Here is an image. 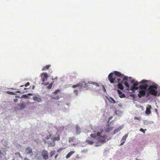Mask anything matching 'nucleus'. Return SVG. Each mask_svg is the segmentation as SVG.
Listing matches in <instances>:
<instances>
[{"mask_svg":"<svg viewBox=\"0 0 160 160\" xmlns=\"http://www.w3.org/2000/svg\"><path fill=\"white\" fill-rule=\"evenodd\" d=\"M128 136V135L126 134L122 137L121 140L122 142L120 144V145H122L124 144Z\"/></svg>","mask_w":160,"mask_h":160,"instance_id":"nucleus-13","label":"nucleus"},{"mask_svg":"<svg viewBox=\"0 0 160 160\" xmlns=\"http://www.w3.org/2000/svg\"><path fill=\"white\" fill-rule=\"evenodd\" d=\"M103 88H104V90L105 91V92L106 91V89H105V88L104 87Z\"/></svg>","mask_w":160,"mask_h":160,"instance_id":"nucleus-47","label":"nucleus"},{"mask_svg":"<svg viewBox=\"0 0 160 160\" xmlns=\"http://www.w3.org/2000/svg\"><path fill=\"white\" fill-rule=\"evenodd\" d=\"M75 152L74 151H71L69 152L67 155L66 156V158H68L70 157V156L74 153Z\"/></svg>","mask_w":160,"mask_h":160,"instance_id":"nucleus-17","label":"nucleus"},{"mask_svg":"<svg viewBox=\"0 0 160 160\" xmlns=\"http://www.w3.org/2000/svg\"><path fill=\"white\" fill-rule=\"evenodd\" d=\"M74 140V138H70L69 139L68 141L69 142H71L73 141Z\"/></svg>","mask_w":160,"mask_h":160,"instance_id":"nucleus-23","label":"nucleus"},{"mask_svg":"<svg viewBox=\"0 0 160 160\" xmlns=\"http://www.w3.org/2000/svg\"><path fill=\"white\" fill-rule=\"evenodd\" d=\"M24 160H30L27 158H24Z\"/></svg>","mask_w":160,"mask_h":160,"instance_id":"nucleus-40","label":"nucleus"},{"mask_svg":"<svg viewBox=\"0 0 160 160\" xmlns=\"http://www.w3.org/2000/svg\"><path fill=\"white\" fill-rule=\"evenodd\" d=\"M55 152V150H52L50 152V155L51 157H52L53 155L54 154Z\"/></svg>","mask_w":160,"mask_h":160,"instance_id":"nucleus-21","label":"nucleus"},{"mask_svg":"<svg viewBox=\"0 0 160 160\" xmlns=\"http://www.w3.org/2000/svg\"><path fill=\"white\" fill-rule=\"evenodd\" d=\"M88 84H91L92 85H94L96 86H99V85L98 84L95 82H88V83H86L84 81H82L81 82V87H83V88H89V86Z\"/></svg>","mask_w":160,"mask_h":160,"instance_id":"nucleus-5","label":"nucleus"},{"mask_svg":"<svg viewBox=\"0 0 160 160\" xmlns=\"http://www.w3.org/2000/svg\"><path fill=\"white\" fill-rule=\"evenodd\" d=\"M148 81L144 80H142L139 82L140 83L143 84L140 85L139 87L140 90L138 94V96L139 98L143 97L145 96L146 91H147V89L148 86Z\"/></svg>","mask_w":160,"mask_h":160,"instance_id":"nucleus-2","label":"nucleus"},{"mask_svg":"<svg viewBox=\"0 0 160 160\" xmlns=\"http://www.w3.org/2000/svg\"><path fill=\"white\" fill-rule=\"evenodd\" d=\"M108 78L110 82L112 83H118V88L122 90L123 86L122 83L124 82V85L128 89L129 88V85L128 82L129 81L128 77L127 76H124L123 74H122L120 72L115 71L113 72L110 73L108 76Z\"/></svg>","mask_w":160,"mask_h":160,"instance_id":"nucleus-1","label":"nucleus"},{"mask_svg":"<svg viewBox=\"0 0 160 160\" xmlns=\"http://www.w3.org/2000/svg\"><path fill=\"white\" fill-rule=\"evenodd\" d=\"M41 79L43 82L47 80L48 77V75L46 73H43L41 74Z\"/></svg>","mask_w":160,"mask_h":160,"instance_id":"nucleus-8","label":"nucleus"},{"mask_svg":"<svg viewBox=\"0 0 160 160\" xmlns=\"http://www.w3.org/2000/svg\"><path fill=\"white\" fill-rule=\"evenodd\" d=\"M33 99L34 101L38 102H41L42 101V100L41 98L37 96L33 97Z\"/></svg>","mask_w":160,"mask_h":160,"instance_id":"nucleus-12","label":"nucleus"},{"mask_svg":"<svg viewBox=\"0 0 160 160\" xmlns=\"http://www.w3.org/2000/svg\"><path fill=\"white\" fill-rule=\"evenodd\" d=\"M129 81L128 82H131L132 83H133V85L136 87H138V82H135L134 80L131 77L128 78Z\"/></svg>","mask_w":160,"mask_h":160,"instance_id":"nucleus-10","label":"nucleus"},{"mask_svg":"<svg viewBox=\"0 0 160 160\" xmlns=\"http://www.w3.org/2000/svg\"><path fill=\"white\" fill-rule=\"evenodd\" d=\"M112 118V116L110 117L109 118V120H110V119H111Z\"/></svg>","mask_w":160,"mask_h":160,"instance_id":"nucleus-42","label":"nucleus"},{"mask_svg":"<svg viewBox=\"0 0 160 160\" xmlns=\"http://www.w3.org/2000/svg\"><path fill=\"white\" fill-rule=\"evenodd\" d=\"M140 130L142 132H143V133H145V130H146V129H145V130H144L142 128H141L140 129Z\"/></svg>","mask_w":160,"mask_h":160,"instance_id":"nucleus-31","label":"nucleus"},{"mask_svg":"<svg viewBox=\"0 0 160 160\" xmlns=\"http://www.w3.org/2000/svg\"><path fill=\"white\" fill-rule=\"evenodd\" d=\"M59 92V90H55L54 92H53L54 94H57Z\"/></svg>","mask_w":160,"mask_h":160,"instance_id":"nucleus-30","label":"nucleus"},{"mask_svg":"<svg viewBox=\"0 0 160 160\" xmlns=\"http://www.w3.org/2000/svg\"><path fill=\"white\" fill-rule=\"evenodd\" d=\"M57 78H58L57 77H56L54 78H53V77H52V80H53L55 79H57Z\"/></svg>","mask_w":160,"mask_h":160,"instance_id":"nucleus-41","label":"nucleus"},{"mask_svg":"<svg viewBox=\"0 0 160 160\" xmlns=\"http://www.w3.org/2000/svg\"><path fill=\"white\" fill-rule=\"evenodd\" d=\"M79 86V84H77V85H73V86H72V87L73 88H75L76 87H78V86Z\"/></svg>","mask_w":160,"mask_h":160,"instance_id":"nucleus-36","label":"nucleus"},{"mask_svg":"<svg viewBox=\"0 0 160 160\" xmlns=\"http://www.w3.org/2000/svg\"><path fill=\"white\" fill-rule=\"evenodd\" d=\"M157 89V87L156 85H152L149 86L148 88L147 89V91L146 93L147 97H148L150 95L156 96L158 93Z\"/></svg>","mask_w":160,"mask_h":160,"instance_id":"nucleus-4","label":"nucleus"},{"mask_svg":"<svg viewBox=\"0 0 160 160\" xmlns=\"http://www.w3.org/2000/svg\"><path fill=\"white\" fill-rule=\"evenodd\" d=\"M53 84V82H52V83H51L49 85V86H48L47 87V88L48 89H51V88H52V85Z\"/></svg>","mask_w":160,"mask_h":160,"instance_id":"nucleus-24","label":"nucleus"},{"mask_svg":"<svg viewBox=\"0 0 160 160\" xmlns=\"http://www.w3.org/2000/svg\"><path fill=\"white\" fill-rule=\"evenodd\" d=\"M25 152L27 154H30L31 156L32 154V149L30 147H28L26 149Z\"/></svg>","mask_w":160,"mask_h":160,"instance_id":"nucleus-11","label":"nucleus"},{"mask_svg":"<svg viewBox=\"0 0 160 160\" xmlns=\"http://www.w3.org/2000/svg\"><path fill=\"white\" fill-rule=\"evenodd\" d=\"M141 119V118L140 117H135L134 118V120H140Z\"/></svg>","mask_w":160,"mask_h":160,"instance_id":"nucleus-28","label":"nucleus"},{"mask_svg":"<svg viewBox=\"0 0 160 160\" xmlns=\"http://www.w3.org/2000/svg\"><path fill=\"white\" fill-rule=\"evenodd\" d=\"M13 101L14 102H17L18 99L17 98H14L13 100Z\"/></svg>","mask_w":160,"mask_h":160,"instance_id":"nucleus-38","label":"nucleus"},{"mask_svg":"<svg viewBox=\"0 0 160 160\" xmlns=\"http://www.w3.org/2000/svg\"><path fill=\"white\" fill-rule=\"evenodd\" d=\"M52 98L58 100L60 98L59 96H57L56 97H52Z\"/></svg>","mask_w":160,"mask_h":160,"instance_id":"nucleus-26","label":"nucleus"},{"mask_svg":"<svg viewBox=\"0 0 160 160\" xmlns=\"http://www.w3.org/2000/svg\"><path fill=\"white\" fill-rule=\"evenodd\" d=\"M50 66L51 65H47L46 66L43 67V68H42V70L43 71L47 70L49 68Z\"/></svg>","mask_w":160,"mask_h":160,"instance_id":"nucleus-18","label":"nucleus"},{"mask_svg":"<svg viewBox=\"0 0 160 160\" xmlns=\"http://www.w3.org/2000/svg\"><path fill=\"white\" fill-rule=\"evenodd\" d=\"M118 112H119V111H118V110H116L115 111V113L117 115L118 114Z\"/></svg>","mask_w":160,"mask_h":160,"instance_id":"nucleus-37","label":"nucleus"},{"mask_svg":"<svg viewBox=\"0 0 160 160\" xmlns=\"http://www.w3.org/2000/svg\"><path fill=\"white\" fill-rule=\"evenodd\" d=\"M23 85H21V86H20V87H23Z\"/></svg>","mask_w":160,"mask_h":160,"instance_id":"nucleus-49","label":"nucleus"},{"mask_svg":"<svg viewBox=\"0 0 160 160\" xmlns=\"http://www.w3.org/2000/svg\"><path fill=\"white\" fill-rule=\"evenodd\" d=\"M112 129V127H111L109 126H108L106 128H105V132L108 133Z\"/></svg>","mask_w":160,"mask_h":160,"instance_id":"nucleus-15","label":"nucleus"},{"mask_svg":"<svg viewBox=\"0 0 160 160\" xmlns=\"http://www.w3.org/2000/svg\"><path fill=\"white\" fill-rule=\"evenodd\" d=\"M74 92L76 95H78V91L77 90H74Z\"/></svg>","mask_w":160,"mask_h":160,"instance_id":"nucleus-34","label":"nucleus"},{"mask_svg":"<svg viewBox=\"0 0 160 160\" xmlns=\"http://www.w3.org/2000/svg\"><path fill=\"white\" fill-rule=\"evenodd\" d=\"M17 105L19 107V109L21 110L23 109L26 107L25 104L23 103L18 104Z\"/></svg>","mask_w":160,"mask_h":160,"instance_id":"nucleus-14","label":"nucleus"},{"mask_svg":"<svg viewBox=\"0 0 160 160\" xmlns=\"http://www.w3.org/2000/svg\"><path fill=\"white\" fill-rule=\"evenodd\" d=\"M8 93H10L11 94H14V92H8Z\"/></svg>","mask_w":160,"mask_h":160,"instance_id":"nucleus-39","label":"nucleus"},{"mask_svg":"<svg viewBox=\"0 0 160 160\" xmlns=\"http://www.w3.org/2000/svg\"><path fill=\"white\" fill-rule=\"evenodd\" d=\"M44 142L45 143H46V142H47V141L45 140H44Z\"/></svg>","mask_w":160,"mask_h":160,"instance_id":"nucleus-44","label":"nucleus"},{"mask_svg":"<svg viewBox=\"0 0 160 160\" xmlns=\"http://www.w3.org/2000/svg\"><path fill=\"white\" fill-rule=\"evenodd\" d=\"M108 100L111 102H112L113 103H116V102L115 100L112 98L110 97V99L108 98Z\"/></svg>","mask_w":160,"mask_h":160,"instance_id":"nucleus-19","label":"nucleus"},{"mask_svg":"<svg viewBox=\"0 0 160 160\" xmlns=\"http://www.w3.org/2000/svg\"><path fill=\"white\" fill-rule=\"evenodd\" d=\"M42 155L43 159L45 160H47L48 158V152L45 150H43L42 152Z\"/></svg>","mask_w":160,"mask_h":160,"instance_id":"nucleus-7","label":"nucleus"},{"mask_svg":"<svg viewBox=\"0 0 160 160\" xmlns=\"http://www.w3.org/2000/svg\"><path fill=\"white\" fill-rule=\"evenodd\" d=\"M27 89V88H24V90H26Z\"/></svg>","mask_w":160,"mask_h":160,"instance_id":"nucleus-48","label":"nucleus"},{"mask_svg":"<svg viewBox=\"0 0 160 160\" xmlns=\"http://www.w3.org/2000/svg\"><path fill=\"white\" fill-rule=\"evenodd\" d=\"M87 142L88 144L91 145L93 144L94 143L93 141L90 140H87Z\"/></svg>","mask_w":160,"mask_h":160,"instance_id":"nucleus-25","label":"nucleus"},{"mask_svg":"<svg viewBox=\"0 0 160 160\" xmlns=\"http://www.w3.org/2000/svg\"><path fill=\"white\" fill-rule=\"evenodd\" d=\"M25 92V91H23L22 90L21 91V90H20V91H18L17 92L19 93H23Z\"/></svg>","mask_w":160,"mask_h":160,"instance_id":"nucleus-32","label":"nucleus"},{"mask_svg":"<svg viewBox=\"0 0 160 160\" xmlns=\"http://www.w3.org/2000/svg\"><path fill=\"white\" fill-rule=\"evenodd\" d=\"M117 132V131H116V130H115L114 131V134H115V133H116V132Z\"/></svg>","mask_w":160,"mask_h":160,"instance_id":"nucleus-43","label":"nucleus"},{"mask_svg":"<svg viewBox=\"0 0 160 160\" xmlns=\"http://www.w3.org/2000/svg\"><path fill=\"white\" fill-rule=\"evenodd\" d=\"M58 156V155H56L55 156V158H57V157Z\"/></svg>","mask_w":160,"mask_h":160,"instance_id":"nucleus-46","label":"nucleus"},{"mask_svg":"<svg viewBox=\"0 0 160 160\" xmlns=\"http://www.w3.org/2000/svg\"><path fill=\"white\" fill-rule=\"evenodd\" d=\"M49 84V83L48 82H46L45 83H42V84L43 85H44L45 86H47V85H48Z\"/></svg>","mask_w":160,"mask_h":160,"instance_id":"nucleus-35","label":"nucleus"},{"mask_svg":"<svg viewBox=\"0 0 160 160\" xmlns=\"http://www.w3.org/2000/svg\"><path fill=\"white\" fill-rule=\"evenodd\" d=\"M118 92L119 95V97L120 98H125L126 97V96L124 94L122 93V92L120 91L119 90H118Z\"/></svg>","mask_w":160,"mask_h":160,"instance_id":"nucleus-16","label":"nucleus"},{"mask_svg":"<svg viewBox=\"0 0 160 160\" xmlns=\"http://www.w3.org/2000/svg\"><path fill=\"white\" fill-rule=\"evenodd\" d=\"M73 145H74V146H75L76 144H73Z\"/></svg>","mask_w":160,"mask_h":160,"instance_id":"nucleus-50","label":"nucleus"},{"mask_svg":"<svg viewBox=\"0 0 160 160\" xmlns=\"http://www.w3.org/2000/svg\"><path fill=\"white\" fill-rule=\"evenodd\" d=\"M30 85V83L29 82H27L25 85V87H27L28 86Z\"/></svg>","mask_w":160,"mask_h":160,"instance_id":"nucleus-33","label":"nucleus"},{"mask_svg":"<svg viewBox=\"0 0 160 160\" xmlns=\"http://www.w3.org/2000/svg\"><path fill=\"white\" fill-rule=\"evenodd\" d=\"M15 154L16 155L18 156L19 158H21L22 156L19 152H17L15 153Z\"/></svg>","mask_w":160,"mask_h":160,"instance_id":"nucleus-22","label":"nucleus"},{"mask_svg":"<svg viewBox=\"0 0 160 160\" xmlns=\"http://www.w3.org/2000/svg\"><path fill=\"white\" fill-rule=\"evenodd\" d=\"M100 145L97 144V145H96L95 146H96V147H97V146H99Z\"/></svg>","mask_w":160,"mask_h":160,"instance_id":"nucleus-45","label":"nucleus"},{"mask_svg":"<svg viewBox=\"0 0 160 160\" xmlns=\"http://www.w3.org/2000/svg\"><path fill=\"white\" fill-rule=\"evenodd\" d=\"M152 108L151 106L150 105H148L146 108L145 113L147 115H148L151 113V109Z\"/></svg>","mask_w":160,"mask_h":160,"instance_id":"nucleus-9","label":"nucleus"},{"mask_svg":"<svg viewBox=\"0 0 160 160\" xmlns=\"http://www.w3.org/2000/svg\"><path fill=\"white\" fill-rule=\"evenodd\" d=\"M102 131L100 132H98L97 133L91 134L90 136L95 138H97L98 142L101 143H104L107 141L108 140L107 138V136L106 135H104L103 136L101 135Z\"/></svg>","mask_w":160,"mask_h":160,"instance_id":"nucleus-3","label":"nucleus"},{"mask_svg":"<svg viewBox=\"0 0 160 160\" xmlns=\"http://www.w3.org/2000/svg\"><path fill=\"white\" fill-rule=\"evenodd\" d=\"M51 139L52 141L53 142L52 143L50 142H47L49 145V146L54 147L55 146V144L54 142L56 141H58L60 140V136L59 135H58L57 136H56L55 137L52 138H51Z\"/></svg>","mask_w":160,"mask_h":160,"instance_id":"nucleus-6","label":"nucleus"},{"mask_svg":"<svg viewBox=\"0 0 160 160\" xmlns=\"http://www.w3.org/2000/svg\"><path fill=\"white\" fill-rule=\"evenodd\" d=\"M138 88V87H135L133 85L131 87V90H137Z\"/></svg>","mask_w":160,"mask_h":160,"instance_id":"nucleus-20","label":"nucleus"},{"mask_svg":"<svg viewBox=\"0 0 160 160\" xmlns=\"http://www.w3.org/2000/svg\"><path fill=\"white\" fill-rule=\"evenodd\" d=\"M51 135L49 134V135H48L47 137H46V140L48 139L51 137Z\"/></svg>","mask_w":160,"mask_h":160,"instance_id":"nucleus-29","label":"nucleus"},{"mask_svg":"<svg viewBox=\"0 0 160 160\" xmlns=\"http://www.w3.org/2000/svg\"><path fill=\"white\" fill-rule=\"evenodd\" d=\"M28 97V96L27 95H23L22 96V98H25V99H26V98H27Z\"/></svg>","mask_w":160,"mask_h":160,"instance_id":"nucleus-27","label":"nucleus"}]
</instances>
